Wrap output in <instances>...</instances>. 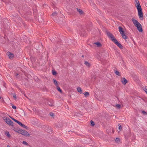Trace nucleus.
<instances>
[{"label":"nucleus","mask_w":147,"mask_h":147,"mask_svg":"<svg viewBox=\"0 0 147 147\" xmlns=\"http://www.w3.org/2000/svg\"><path fill=\"white\" fill-rule=\"evenodd\" d=\"M84 64L88 67H89L90 65V64L87 61H85L84 62Z\"/></svg>","instance_id":"f3484780"},{"label":"nucleus","mask_w":147,"mask_h":147,"mask_svg":"<svg viewBox=\"0 0 147 147\" xmlns=\"http://www.w3.org/2000/svg\"><path fill=\"white\" fill-rule=\"evenodd\" d=\"M107 34L109 38L119 48L121 49L123 48V47L121 44L118 41L112 34L109 32H107Z\"/></svg>","instance_id":"f257e3e1"},{"label":"nucleus","mask_w":147,"mask_h":147,"mask_svg":"<svg viewBox=\"0 0 147 147\" xmlns=\"http://www.w3.org/2000/svg\"><path fill=\"white\" fill-rule=\"evenodd\" d=\"M1 98V97L0 96V99Z\"/></svg>","instance_id":"4c0bfd02"},{"label":"nucleus","mask_w":147,"mask_h":147,"mask_svg":"<svg viewBox=\"0 0 147 147\" xmlns=\"http://www.w3.org/2000/svg\"><path fill=\"white\" fill-rule=\"evenodd\" d=\"M135 2L136 4V5H138V4H140L139 3V1L138 0H136Z\"/></svg>","instance_id":"bb28decb"},{"label":"nucleus","mask_w":147,"mask_h":147,"mask_svg":"<svg viewBox=\"0 0 147 147\" xmlns=\"http://www.w3.org/2000/svg\"><path fill=\"white\" fill-rule=\"evenodd\" d=\"M1 91V89H0V91Z\"/></svg>","instance_id":"58836bf2"},{"label":"nucleus","mask_w":147,"mask_h":147,"mask_svg":"<svg viewBox=\"0 0 147 147\" xmlns=\"http://www.w3.org/2000/svg\"><path fill=\"white\" fill-rule=\"evenodd\" d=\"M53 80L54 82V84H55V86H58V84L57 83V81L54 79H53Z\"/></svg>","instance_id":"a211bd4d"},{"label":"nucleus","mask_w":147,"mask_h":147,"mask_svg":"<svg viewBox=\"0 0 147 147\" xmlns=\"http://www.w3.org/2000/svg\"><path fill=\"white\" fill-rule=\"evenodd\" d=\"M98 47H100L101 46V44L98 42H96L94 43Z\"/></svg>","instance_id":"4468645a"},{"label":"nucleus","mask_w":147,"mask_h":147,"mask_svg":"<svg viewBox=\"0 0 147 147\" xmlns=\"http://www.w3.org/2000/svg\"><path fill=\"white\" fill-rule=\"evenodd\" d=\"M49 104V105H50V106H53V103H51V104Z\"/></svg>","instance_id":"f704fd0d"},{"label":"nucleus","mask_w":147,"mask_h":147,"mask_svg":"<svg viewBox=\"0 0 147 147\" xmlns=\"http://www.w3.org/2000/svg\"><path fill=\"white\" fill-rule=\"evenodd\" d=\"M142 113H143L145 115L146 114H147V113L146 112H145L144 111H141Z\"/></svg>","instance_id":"cd10ccee"},{"label":"nucleus","mask_w":147,"mask_h":147,"mask_svg":"<svg viewBox=\"0 0 147 147\" xmlns=\"http://www.w3.org/2000/svg\"><path fill=\"white\" fill-rule=\"evenodd\" d=\"M3 119L9 125L13 126V121L8 117L4 116L3 117Z\"/></svg>","instance_id":"20e7f679"},{"label":"nucleus","mask_w":147,"mask_h":147,"mask_svg":"<svg viewBox=\"0 0 147 147\" xmlns=\"http://www.w3.org/2000/svg\"><path fill=\"white\" fill-rule=\"evenodd\" d=\"M77 91L80 93H82V91L81 90V88L79 87L77 88Z\"/></svg>","instance_id":"dca6fc26"},{"label":"nucleus","mask_w":147,"mask_h":147,"mask_svg":"<svg viewBox=\"0 0 147 147\" xmlns=\"http://www.w3.org/2000/svg\"><path fill=\"white\" fill-rule=\"evenodd\" d=\"M57 13L56 12H54L53 13H52V14H51V16H57Z\"/></svg>","instance_id":"4be33fe9"},{"label":"nucleus","mask_w":147,"mask_h":147,"mask_svg":"<svg viewBox=\"0 0 147 147\" xmlns=\"http://www.w3.org/2000/svg\"><path fill=\"white\" fill-rule=\"evenodd\" d=\"M121 81L122 83L124 85L127 82V80L124 77L121 80Z\"/></svg>","instance_id":"6e6552de"},{"label":"nucleus","mask_w":147,"mask_h":147,"mask_svg":"<svg viewBox=\"0 0 147 147\" xmlns=\"http://www.w3.org/2000/svg\"><path fill=\"white\" fill-rule=\"evenodd\" d=\"M119 32H120L121 34L124 33V31L123 30V28L119 26Z\"/></svg>","instance_id":"9d476101"},{"label":"nucleus","mask_w":147,"mask_h":147,"mask_svg":"<svg viewBox=\"0 0 147 147\" xmlns=\"http://www.w3.org/2000/svg\"><path fill=\"white\" fill-rule=\"evenodd\" d=\"M52 73V74L54 75H56L57 74L56 72L55 71H53Z\"/></svg>","instance_id":"c756f323"},{"label":"nucleus","mask_w":147,"mask_h":147,"mask_svg":"<svg viewBox=\"0 0 147 147\" xmlns=\"http://www.w3.org/2000/svg\"><path fill=\"white\" fill-rule=\"evenodd\" d=\"M91 126H94V122L92 121H91Z\"/></svg>","instance_id":"393cba45"},{"label":"nucleus","mask_w":147,"mask_h":147,"mask_svg":"<svg viewBox=\"0 0 147 147\" xmlns=\"http://www.w3.org/2000/svg\"><path fill=\"white\" fill-rule=\"evenodd\" d=\"M23 144L26 145H28V143H27L25 141H23Z\"/></svg>","instance_id":"b1692460"},{"label":"nucleus","mask_w":147,"mask_h":147,"mask_svg":"<svg viewBox=\"0 0 147 147\" xmlns=\"http://www.w3.org/2000/svg\"><path fill=\"white\" fill-rule=\"evenodd\" d=\"M132 21L134 25L137 28L139 31L140 32H142L143 31L142 27L140 23L134 18L132 19Z\"/></svg>","instance_id":"f03ea898"},{"label":"nucleus","mask_w":147,"mask_h":147,"mask_svg":"<svg viewBox=\"0 0 147 147\" xmlns=\"http://www.w3.org/2000/svg\"><path fill=\"white\" fill-rule=\"evenodd\" d=\"M122 129V127L121 125H120L119 127V129L120 130H121Z\"/></svg>","instance_id":"2f4dec72"},{"label":"nucleus","mask_w":147,"mask_h":147,"mask_svg":"<svg viewBox=\"0 0 147 147\" xmlns=\"http://www.w3.org/2000/svg\"><path fill=\"white\" fill-rule=\"evenodd\" d=\"M136 5L138 11L139 17L140 19L142 20L143 19V16L141 6L140 4H138Z\"/></svg>","instance_id":"7ed1b4c3"},{"label":"nucleus","mask_w":147,"mask_h":147,"mask_svg":"<svg viewBox=\"0 0 147 147\" xmlns=\"http://www.w3.org/2000/svg\"><path fill=\"white\" fill-rule=\"evenodd\" d=\"M115 74L119 76L120 75V74L119 71H115Z\"/></svg>","instance_id":"6ab92c4d"},{"label":"nucleus","mask_w":147,"mask_h":147,"mask_svg":"<svg viewBox=\"0 0 147 147\" xmlns=\"http://www.w3.org/2000/svg\"><path fill=\"white\" fill-rule=\"evenodd\" d=\"M57 90L60 93H61L62 92V90L60 89V88L58 86H57Z\"/></svg>","instance_id":"2eb2a0df"},{"label":"nucleus","mask_w":147,"mask_h":147,"mask_svg":"<svg viewBox=\"0 0 147 147\" xmlns=\"http://www.w3.org/2000/svg\"><path fill=\"white\" fill-rule=\"evenodd\" d=\"M7 54L9 58H11L14 57L13 54L9 52H7Z\"/></svg>","instance_id":"423d86ee"},{"label":"nucleus","mask_w":147,"mask_h":147,"mask_svg":"<svg viewBox=\"0 0 147 147\" xmlns=\"http://www.w3.org/2000/svg\"><path fill=\"white\" fill-rule=\"evenodd\" d=\"M15 147H18V146H16Z\"/></svg>","instance_id":"ea45409f"},{"label":"nucleus","mask_w":147,"mask_h":147,"mask_svg":"<svg viewBox=\"0 0 147 147\" xmlns=\"http://www.w3.org/2000/svg\"><path fill=\"white\" fill-rule=\"evenodd\" d=\"M84 94L86 97H88L89 95V93L88 92H85L84 93Z\"/></svg>","instance_id":"ddd939ff"},{"label":"nucleus","mask_w":147,"mask_h":147,"mask_svg":"<svg viewBox=\"0 0 147 147\" xmlns=\"http://www.w3.org/2000/svg\"><path fill=\"white\" fill-rule=\"evenodd\" d=\"M144 91H145V92L147 94V89L146 88H144Z\"/></svg>","instance_id":"473e14b6"},{"label":"nucleus","mask_w":147,"mask_h":147,"mask_svg":"<svg viewBox=\"0 0 147 147\" xmlns=\"http://www.w3.org/2000/svg\"><path fill=\"white\" fill-rule=\"evenodd\" d=\"M13 129L15 132L19 134H20V131L22 129H20L19 128H15V127H13Z\"/></svg>","instance_id":"0eeeda50"},{"label":"nucleus","mask_w":147,"mask_h":147,"mask_svg":"<svg viewBox=\"0 0 147 147\" xmlns=\"http://www.w3.org/2000/svg\"><path fill=\"white\" fill-rule=\"evenodd\" d=\"M18 123L22 127L24 128H26L27 127L24 125L22 123L18 121Z\"/></svg>","instance_id":"1a4fd4ad"},{"label":"nucleus","mask_w":147,"mask_h":147,"mask_svg":"<svg viewBox=\"0 0 147 147\" xmlns=\"http://www.w3.org/2000/svg\"><path fill=\"white\" fill-rule=\"evenodd\" d=\"M77 11L79 13L81 14H82L83 13V11L80 9L77 8Z\"/></svg>","instance_id":"f8f14e48"},{"label":"nucleus","mask_w":147,"mask_h":147,"mask_svg":"<svg viewBox=\"0 0 147 147\" xmlns=\"http://www.w3.org/2000/svg\"><path fill=\"white\" fill-rule=\"evenodd\" d=\"M12 108L14 109H15L16 108V107L15 106L13 105L12 107Z\"/></svg>","instance_id":"7c9ffc66"},{"label":"nucleus","mask_w":147,"mask_h":147,"mask_svg":"<svg viewBox=\"0 0 147 147\" xmlns=\"http://www.w3.org/2000/svg\"><path fill=\"white\" fill-rule=\"evenodd\" d=\"M82 57H84V56L83 55H82Z\"/></svg>","instance_id":"e433bc0d"},{"label":"nucleus","mask_w":147,"mask_h":147,"mask_svg":"<svg viewBox=\"0 0 147 147\" xmlns=\"http://www.w3.org/2000/svg\"><path fill=\"white\" fill-rule=\"evenodd\" d=\"M7 147H11L9 145H7Z\"/></svg>","instance_id":"c9c22d12"},{"label":"nucleus","mask_w":147,"mask_h":147,"mask_svg":"<svg viewBox=\"0 0 147 147\" xmlns=\"http://www.w3.org/2000/svg\"><path fill=\"white\" fill-rule=\"evenodd\" d=\"M116 106L117 108L118 109H120L121 107V105L118 104H116Z\"/></svg>","instance_id":"5701e85b"},{"label":"nucleus","mask_w":147,"mask_h":147,"mask_svg":"<svg viewBox=\"0 0 147 147\" xmlns=\"http://www.w3.org/2000/svg\"><path fill=\"white\" fill-rule=\"evenodd\" d=\"M20 134L22 135L26 136H30L29 134L26 131L24 130H22V129L20 131Z\"/></svg>","instance_id":"39448f33"},{"label":"nucleus","mask_w":147,"mask_h":147,"mask_svg":"<svg viewBox=\"0 0 147 147\" xmlns=\"http://www.w3.org/2000/svg\"><path fill=\"white\" fill-rule=\"evenodd\" d=\"M115 141L116 142L118 143L120 141V139L119 138H116Z\"/></svg>","instance_id":"aec40b11"},{"label":"nucleus","mask_w":147,"mask_h":147,"mask_svg":"<svg viewBox=\"0 0 147 147\" xmlns=\"http://www.w3.org/2000/svg\"><path fill=\"white\" fill-rule=\"evenodd\" d=\"M6 135L7 136L9 137H10V136L9 132H7L6 133Z\"/></svg>","instance_id":"a878e982"},{"label":"nucleus","mask_w":147,"mask_h":147,"mask_svg":"<svg viewBox=\"0 0 147 147\" xmlns=\"http://www.w3.org/2000/svg\"><path fill=\"white\" fill-rule=\"evenodd\" d=\"M122 37L124 39H126L127 38V37L125 35V34L123 33L121 34Z\"/></svg>","instance_id":"9b49d317"},{"label":"nucleus","mask_w":147,"mask_h":147,"mask_svg":"<svg viewBox=\"0 0 147 147\" xmlns=\"http://www.w3.org/2000/svg\"><path fill=\"white\" fill-rule=\"evenodd\" d=\"M15 122H16L17 123H18V122L19 121H18L17 120L14 119V118H13V117H10Z\"/></svg>","instance_id":"412c9836"},{"label":"nucleus","mask_w":147,"mask_h":147,"mask_svg":"<svg viewBox=\"0 0 147 147\" xmlns=\"http://www.w3.org/2000/svg\"><path fill=\"white\" fill-rule=\"evenodd\" d=\"M13 97L15 98H16V94H14L13 95Z\"/></svg>","instance_id":"72a5a7b5"},{"label":"nucleus","mask_w":147,"mask_h":147,"mask_svg":"<svg viewBox=\"0 0 147 147\" xmlns=\"http://www.w3.org/2000/svg\"><path fill=\"white\" fill-rule=\"evenodd\" d=\"M50 115L51 116H52V117H53V116H54V114L53 113H50Z\"/></svg>","instance_id":"c85d7f7f"}]
</instances>
